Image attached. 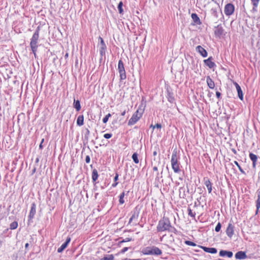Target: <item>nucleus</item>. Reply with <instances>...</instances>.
Here are the masks:
<instances>
[{
	"label": "nucleus",
	"instance_id": "nucleus-37",
	"mask_svg": "<svg viewBox=\"0 0 260 260\" xmlns=\"http://www.w3.org/2000/svg\"><path fill=\"white\" fill-rule=\"evenodd\" d=\"M187 210L188 215L194 218L196 216V213L194 212H193L190 208H188Z\"/></svg>",
	"mask_w": 260,
	"mask_h": 260
},
{
	"label": "nucleus",
	"instance_id": "nucleus-43",
	"mask_svg": "<svg viewBox=\"0 0 260 260\" xmlns=\"http://www.w3.org/2000/svg\"><path fill=\"white\" fill-rule=\"evenodd\" d=\"M260 0H251V4H259Z\"/></svg>",
	"mask_w": 260,
	"mask_h": 260
},
{
	"label": "nucleus",
	"instance_id": "nucleus-24",
	"mask_svg": "<svg viewBox=\"0 0 260 260\" xmlns=\"http://www.w3.org/2000/svg\"><path fill=\"white\" fill-rule=\"evenodd\" d=\"M84 124V116L83 115H79L77 119V124L78 126H82Z\"/></svg>",
	"mask_w": 260,
	"mask_h": 260
},
{
	"label": "nucleus",
	"instance_id": "nucleus-27",
	"mask_svg": "<svg viewBox=\"0 0 260 260\" xmlns=\"http://www.w3.org/2000/svg\"><path fill=\"white\" fill-rule=\"evenodd\" d=\"M138 214L136 212H135L132 215L131 217L130 218V219L129 220L128 224H131L133 222V220H137L138 218Z\"/></svg>",
	"mask_w": 260,
	"mask_h": 260
},
{
	"label": "nucleus",
	"instance_id": "nucleus-23",
	"mask_svg": "<svg viewBox=\"0 0 260 260\" xmlns=\"http://www.w3.org/2000/svg\"><path fill=\"white\" fill-rule=\"evenodd\" d=\"M257 199L256 201V214H257L258 213L259 209L260 208V191H257Z\"/></svg>",
	"mask_w": 260,
	"mask_h": 260
},
{
	"label": "nucleus",
	"instance_id": "nucleus-3",
	"mask_svg": "<svg viewBox=\"0 0 260 260\" xmlns=\"http://www.w3.org/2000/svg\"><path fill=\"white\" fill-rule=\"evenodd\" d=\"M40 30V27H38L32 36L30 43L31 49L35 57L36 56V52L38 48L37 44L39 38Z\"/></svg>",
	"mask_w": 260,
	"mask_h": 260
},
{
	"label": "nucleus",
	"instance_id": "nucleus-55",
	"mask_svg": "<svg viewBox=\"0 0 260 260\" xmlns=\"http://www.w3.org/2000/svg\"><path fill=\"white\" fill-rule=\"evenodd\" d=\"M125 111H124V112H123L121 113V115L124 116V115H125Z\"/></svg>",
	"mask_w": 260,
	"mask_h": 260
},
{
	"label": "nucleus",
	"instance_id": "nucleus-6",
	"mask_svg": "<svg viewBox=\"0 0 260 260\" xmlns=\"http://www.w3.org/2000/svg\"><path fill=\"white\" fill-rule=\"evenodd\" d=\"M118 71L119 74L120 80H125L126 78V72L124 67V64L121 59H120L118 63Z\"/></svg>",
	"mask_w": 260,
	"mask_h": 260
},
{
	"label": "nucleus",
	"instance_id": "nucleus-33",
	"mask_svg": "<svg viewBox=\"0 0 260 260\" xmlns=\"http://www.w3.org/2000/svg\"><path fill=\"white\" fill-rule=\"evenodd\" d=\"M122 6H123V3H122V2L121 1L119 3L118 5V9L119 13L120 14H122L123 12Z\"/></svg>",
	"mask_w": 260,
	"mask_h": 260
},
{
	"label": "nucleus",
	"instance_id": "nucleus-18",
	"mask_svg": "<svg viewBox=\"0 0 260 260\" xmlns=\"http://www.w3.org/2000/svg\"><path fill=\"white\" fill-rule=\"evenodd\" d=\"M249 157L251 161H252V167L253 168H255L256 165V161L257 160V156L256 155L252 153H249Z\"/></svg>",
	"mask_w": 260,
	"mask_h": 260
},
{
	"label": "nucleus",
	"instance_id": "nucleus-47",
	"mask_svg": "<svg viewBox=\"0 0 260 260\" xmlns=\"http://www.w3.org/2000/svg\"><path fill=\"white\" fill-rule=\"evenodd\" d=\"M153 170L154 171H156V172H157V171H158L157 167H156V166L153 167Z\"/></svg>",
	"mask_w": 260,
	"mask_h": 260
},
{
	"label": "nucleus",
	"instance_id": "nucleus-10",
	"mask_svg": "<svg viewBox=\"0 0 260 260\" xmlns=\"http://www.w3.org/2000/svg\"><path fill=\"white\" fill-rule=\"evenodd\" d=\"M36 213V205L35 203H32L31 206L30 210L29 213L28 218L29 220L34 218Z\"/></svg>",
	"mask_w": 260,
	"mask_h": 260
},
{
	"label": "nucleus",
	"instance_id": "nucleus-26",
	"mask_svg": "<svg viewBox=\"0 0 260 260\" xmlns=\"http://www.w3.org/2000/svg\"><path fill=\"white\" fill-rule=\"evenodd\" d=\"M99 177L98 171L96 169H94L92 172V179L93 182L96 181Z\"/></svg>",
	"mask_w": 260,
	"mask_h": 260
},
{
	"label": "nucleus",
	"instance_id": "nucleus-45",
	"mask_svg": "<svg viewBox=\"0 0 260 260\" xmlns=\"http://www.w3.org/2000/svg\"><path fill=\"white\" fill-rule=\"evenodd\" d=\"M216 95L218 99H220L221 96V93L219 91H216Z\"/></svg>",
	"mask_w": 260,
	"mask_h": 260
},
{
	"label": "nucleus",
	"instance_id": "nucleus-9",
	"mask_svg": "<svg viewBox=\"0 0 260 260\" xmlns=\"http://www.w3.org/2000/svg\"><path fill=\"white\" fill-rule=\"evenodd\" d=\"M225 232L227 236L231 238L234 234V226L231 223H229Z\"/></svg>",
	"mask_w": 260,
	"mask_h": 260
},
{
	"label": "nucleus",
	"instance_id": "nucleus-14",
	"mask_svg": "<svg viewBox=\"0 0 260 260\" xmlns=\"http://www.w3.org/2000/svg\"><path fill=\"white\" fill-rule=\"evenodd\" d=\"M70 241L71 238L69 237L66 239V241L63 244H62L59 248H58L57 252L59 253L61 252L67 247Z\"/></svg>",
	"mask_w": 260,
	"mask_h": 260
},
{
	"label": "nucleus",
	"instance_id": "nucleus-38",
	"mask_svg": "<svg viewBox=\"0 0 260 260\" xmlns=\"http://www.w3.org/2000/svg\"><path fill=\"white\" fill-rule=\"evenodd\" d=\"M111 116V114H110V113L108 114H107V115H106V116L103 118V122H104V123H106L108 121V119H109V117H110Z\"/></svg>",
	"mask_w": 260,
	"mask_h": 260
},
{
	"label": "nucleus",
	"instance_id": "nucleus-21",
	"mask_svg": "<svg viewBox=\"0 0 260 260\" xmlns=\"http://www.w3.org/2000/svg\"><path fill=\"white\" fill-rule=\"evenodd\" d=\"M206 82L208 87L211 89H213L215 87V83L213 80L209 76L206 78Z\"/></svg>",
	"mask_w": 260,
	"mask_h": 260
},
{
	"label": "nucleus",
	"instance_id": "nucleus-51",
	"mask_svg": "<svg viewBox=\"0 0 260 260\" xmlns=\"http://www.w3.org/2000/svg\"><path fill=\"white\" fill-rule=\"evenodd\" d=\"M28 245H29V244H28V243H26V244H25V247L26 248H27L28 247Z\"/></svg>",
	"mask_w": 260,
	"mask_h": 260
},
{
	"label": "nucleus",
	"instance_id": "nucleus-4",
	"mask_svg": "<svg viewBox=\"0 0 260 260\" xmlns=\"http://www.w3.org/2000/svg\"><path fill=\"white\" fill-rule=\"evenodd\" d=\"M142 252L144 255H160L162 254L161 250L159 248L155 246L146 247L142 250Z\"/></svg>",
	"mask_w": 260,
	"mask_h": 260
},
{
	"label": "nucleus",
	"instance_id": "nucleus-15",
	"mask_svg": "<svg viewBox=\"0 0 260 260\" xmlns=\"http://www.w3.org/2000/svg\"><path fill=\"white\" fill-rule=\"evenodd\" d=\"M212 57H210L204 60L205 64L210 69H212L215 66V63L212 61Z\"/></svg>",
	"mask_w": 260,
	"mask_h": 260
},
{
	"label": "nucleus",
	"instance_id": "nucleus-52",
	"mask_svg": "<svg viewBox=\"0 0 260 260\" xmlns=\"http://www.w3.org/2000/svg\"><path fill=\"white\" fill-rule=\"evenodd\" d=\"M153 155H156L157 154V152L156 151H154L153 153Z\"/></svg>",
	"mask_w": 260,
	"mask_h": 260
},
{
	"label": "nucleus",
	"instance_id": "nucleus-34",
	"mask_svg": "<svg viewBox=\"0 0 260 260\" xmlns=\"http://www.w3.org/2000/svg\"><path fill=\"white\" fill-rule=\"evenodd\" d=\"M131 241V238H126L125 239H123L122 240V241H119L118 243V246L120 247L121 246V244L122 243H124V242H129V241Z\"/></svg>",
	"mask_w": 260,
	"mask_h": 260
},
{
	"label": "nucleus",
	"instance_id": "nucleus-44",
	"mask_svg": "<svg viewBox=\"0 0 260 260\" xmlns=\"http://www.w3.org/2000/svg\"><path fill=\"white\" fill-rule=\"evenodd\" d=\"M128 247H124L121 250V253H124L125 252H126L128 250Z\"/></svg>",
	"mask_w": 260,
	"mask_h": 260
},
{
	"label": "nucleus",
	"instance_id": "nucleus-50",
	"mask_svg": "<svg viewBox=\"0 0 260 260\" xmlns=\"http://www.w3.org/2000/svg\"><path fill=\"white\" fill-rule=\"evenodd\" d=\"M234 164L237 166L239 164V163L237 161H234Z\"/></svg>",
	"mask_w": 260,
	"mask_h": 260
},
{
	"label": "nucleus",
	"instance_id": "nucleus-29",
	"mask_svg": "<svg viewBox=\"0 0 260 260\" xmlns=\"http://www.w3.org/2000/svg\"><path fill=\"white\" fill-rule=\"evenodd\" d=\"M114 257L113 254H109L106 256L101 258L100 260H114Z\"/></svg>",
	"mask_w": 260,
	"mask_h": 260
},
{
	"label": "nucleus",
	"instance_id": "nucleus-42",
	"mask_svg": "<svg viewBox=\"0 0 260 260\" xmlns=\"http://www.w3.org/2000/svg\"><path fill=\"white\" fill-rule=\"evenodd\" d=\"M90 158L89 155H87L85 157V161L86 163L88 164L90 162Z\"/></svg>",
	"mask_w": 260,
	"mask_h": 260
},
{
	"label": "nucleus",
	"instance_id": "nucleus-19",
	"mask_svg": "<svg viewBox=\"0 0 260 260\" xmlns=\"http://www.w3.org/2000/svg\"><path fill=\"white\" fill-rule=\"evenodd\" d=\"M204 184L208 189V192L210 193L212 190V183L209 179L204 178Z\"/></svg>",
	"mask_w": 260,
	"mask_h": 260
},
{
	"label": "nucleus",
	"instance_id": "nucleus-28",
	"mask_svg": "<svg viewBox=\"0 0 260 260\" xmlns=\"http://www.w3.org/2000/svg\"><path fill=\"white\" fill-rule=\"evenodd\" d=\"M18 222L16 221L12 222L10 225V229L11 230H15L18 227Z\"/></svg>",
	"mask_w": 260,
	"mask_h": 260
},
{
	"label": "nucleus",
	"instance_id": "nucleus-5",
	"mask_svg": "<svg viewBox=\"0 0 260 260\" xmlns=\"http://www.w3.org/2000/svg\"><path fill=\"white\" fill-rule=\"evenodd\" d=\"M143 112L144 110L139 107L128 120V124L129 125L135 124L142 117Z\"/></svg>",
	"mask_w": 260,
	"mask_h": 260
},
{
	"label": "nucleus",
	"instance_id": "nucleus-8",
	"mask_svg": "<svg viewBox=\"0 0 260 260\" xmlns=\"http://www.w3.org/2000/svg\"><path fill=\"white\" fill-rule=\"evenodd\" d=\"M99 40L100 41L101 47L100 49V53L101 55L102 56L105 54V52L106 50V45L104 41L103 38L101 37H99Z\"/></svg>",
	"mask_w": 260,
	"mask_h": 260
},
{
	"label": "nucleus",
	"instance_id": "nucleus-16",
	"mask_svg": "<svg viewBox=\"0 0 260 260\" xmlns=\"http://www.w3.org/2000/svg\"><path fill=\"white\" fill-rule=\"evenodd\" d=\"M235 257L237 259H243L247 257V255L245 252L240 251L236 253Z\"/></svg>",
	"mask_w": 260,
	"mask_h": 260
},
{
	"label": "nucleus",
	"instance_id": "nucleus-53",
	"mask_svg": "<svg viewBox=\"0 0 260 260\" xmlns=\"http://www.w3.org/2000/svg\"><path fill=\"white\" fill-rule=\"evenodd\" d=\"M237 167L238 168L239 170H240V169H241L242 168L241 167V166H240V165H238L237 166Z\"/></svg>",
	"mask_w": 260,
	"mask_h": 260
},
{
	"label": "nucleus",
	"instance_id": "nucleus-12",
	"mask_svg": "<svg viewBox=\"0 0 260 260\" xmlns=\"http://www.w3.org/2000/svg\"><path fill=\"white\" fill-rule=\"evenodd\" d=\"M197 51L204 57H206L208 55L207 51L201 46H198L196 47Z\"/></svg>",
	"mask_w": 260,
	"mask_h": 260
},
{
	"label": "nucleus",
	"instance_id": "nucleus-11",
	"mask_svg": "<svg viewBox=\"0 0 260 260\" xmlns=\"http://www.w3.org/2000/svg\"><path fill=\"white\" fill-rule=\"evenodd\" d=\"M224 29L222 27L218 25L216 27L214 30V34L216 37H220L223 34Z\"/></svg>",
	"mask_w": 260,
	"mask_h": 260
},
{
	"label": "nucleus",
	"instance_id": "nucleus-46",
	"mask_svg": "<svg viewBox=\"0 0 260 260\" xmlns=\"http://www.w3.org/2000/svg\"><path fill=\"white\" fill-rule=\"evenodd\" d=\"M44 139H43L42 140V141H41V143H40V145H39V148H40V149H42V148H43L42 144H43V143L44 142Z\"/></svg>",
	"mask_w": 260,
	"mask_h": 260
},
{
	"label": "nucleus",
	"instance_id": "nucleus-30",
	"mask_svg": "<svg viewBox=\"0 0 260 260\" xmlns=\"http://www.w3.org/2000/svg\"><path fill=\"white\" fill-rule=\"evenodd\" d=\"M119 175L118 173H116L115 176L114 177V183L112 184V186L113 187H115L117 186L118 184L117 180L118 179Z\"/></svg>",
	"mask_w": 260,
	"mask_h": 260
},
{
	"label": "nucleus",
	"instance_id": "nucleus-56",
	"mask_svg": "<svg viewBox=\"0 0 260 260\" xmlns=\"http://www.w3.org/2000/svg\"><path fill=\"white\" fill-rule=\"evenodd\" d=\"M65 57H68V53H66V54L65 55Z\"/></svg>",
	"mask_w": 260,
	"mask_h": 260
},
{
	"label": "nucleus",
	"instance_id": "nucleus-31",
	"mask_svg": "<svg viewBox=\"0 0 260 260\" xmlns=\"http://www.w3.org/2000/svg\"><path fill=\"white\" fill-rule=\"evenodd\" d=\"M124 196H125V193L124 192H122L120 196H119V203L120 204L122 205L123 204H124V200L123 199L124 197Z\"/></svg>",
	"mask_w": 260,
	"mask_h": 260
},
{
	"label": "nucleus",
	"instance_id": "nucleus-1",
	"mask_svg": "<svg viewBox=\"0 0 260 260\" xmlns=\"http://www.w3.org/2000/svg\"><path fill=\"white\" fill-rule=\"evenodd\" d=\"M180 156L176 149H174L171 156V163L172 169L175 173H180V163L179 162Z\"/></svg>",
	"mask_w": 260,
	"mask_h": 260
},
{
	"label": "nucleus",
	"instance_id": "nucleus-48",
	"mask_svg": "<svg viewBox=\"0 0 260 260\" xmlns=\"http://www.w3.org/2000/svg\"><path fill=\"white\" fill-rule=\"evenodd\" d=\"M239 171L242 173V174H245V172L244 171V170L241 168L239 170Z\"/></svg>",
	"mask_w": 260,
	"mask_h": 260
},
{
	"label": "nucleus",
	"instance_id": "nucleus-49",
	"mask_svg": "<svg viewBox=\"0 0 260 260\" xmlns=\"http://www.w3.org/2000/svg\"><path fill=\"white\" fill-rule=\"evenodd\" d=\"M123 260H141V259H129V258H126Z\"/></svg>",
	"mask_w": 260,
	"mask_h": 260
},
{
	"label": "nucleus",
	"instance_id": "nucleus-35",
	"mask_svg": "<svg viewBox=\"0 0 260 260\" xmlns=\"http://www.w3.org/2000/svg\"><path fill=\"white\" fill-rule=\"evenodd\" d=\"M252 8L251 10V12L252 13L256 12L257 11V7H258V4H252Z\"/></svg>",
	"mask_w": 260,
	"mask_h": 260
},
{
	"label": "nucleus",
	"instance_id": "nucleus-54",
	"mask_svg": "<svg viewBox=\"0 0 260 260\" xmlns=\"http://www.w3.org/2000/svg\"><path fill=\"white\" fill-rule=\"evenodd\" d=\"M237 167L238 168L239 170H240V169H241L242 168L241 167V166H240V165H238L237 166Z\"/></svg>",
	"mask_w": 260,
	"mask_h": 260
},
{
	"label": "nucleus",
	"instance_id": "nucleus-2",
	"mask_svg": "<svg viewBox=\"0 0 260 260\" xmlns=\"http://www.w3.org/2000/svg\"><path fill=\"white\" fill-rule=\"evenodd\" d=\"M172 228L169 218L164 216L159 221L156 229L158 232L170 231Z\"/></svg>",
	"mask_w": 260,
	"mask_h": 260
},
{
	"label": "nucleus",
	"instance_id": "nucleus-20",
	"mask_svg": "<svg viewBox=\"0 0 260 260\" xmlns=\"http://www.w3.org/2000/svg\"><path fill=\"white\" fill-rule=\"evenodd\" d=\"M191 17L194 23V24H201L202 22L197 14L192 13L191 15Z\"/></svg>",
	"mask_w": 260,
	"mask_h": 260
},
{
	"label": "nucleus",
	"instance_id": "nucleus-7",
	"mask_svg": "<svg viewBox=\"0 0 260 260\" xmlns=\"http://www.w3.org/2000/svg\"><path fill=\"white\" fill-rule=\"evenodd\" d=\"M235 11V6L233 4L229 3L224 7V12L226 16L232 15Z\"/></svg>",
	"mask_w": 260,
	"mask_h": 260
},
{
	"label": "nucleus",
	"instance_id": "nucleus-17",
	"mask_svg": "<svg viewBox=\"0 0 260 260\" xmlns=\"http://www.w3.org/2000/svg\"><path fill=\"white\" fill-rule=\"evenodd\" d=\"M200 247L206 252L215 254L217 253V249L215 248H208L205 246H201Z\"/></svg>",
	"mask_w": 260,
	"mask_h": 260
},
{
	"label": "nucleus",
	"instance_id": "nucleus-25",
	"mask_svg": "<svg viewBox=\"0 0 260 260\" xmlns=\"http://www.w3.org/2000/svg\"><path fill=\"white\" fill-rule=\"evenodd\" d=\"M74 107L76 109L77 111L81 110V107L80 105V102L79 100L76 101L74 100Z\"/></svg>",
	"mask_w": 260,
	"mask_h": 260
},
{
	"label": "nucleus",
	"instance_id": "nucleus-40",
	"mask_svg": "<svg viewBox=\"0 0 260 260\" xmlns=\"http://www.w3.org/2000/svg\"><path fill=\"white\" fill-rule=\"evenodd\" d=\"M221 229V224L219 222L218 223V224L216 225L215 228V231L216 232H218Z\"/></svg>",
	"mask_w": 260,
	"mask_h": 260
},
{
	"label": "nucleus",
	"instance_id": "nucleus-39",
	"mask_svg": "<svg viewBox=\"0 0 260 260\" xmlns=\"http://www.w3.org/2000/svg\"><path fill=\"white\" fill-rule=\"evenodd\" d=\"M161 125L160 124H159V123H157L155 125H153L152 124H151L150 125V127H152L153 129L156 127V128H161Z\"/></svg>",
	"mask_w": 260,
	"mask_h": 260
},
{
	"label": "nucleus",
	"instance_id": "nucleus-22",
	"mask_svg": "<svg viewBox=\"0 0 260 260\" xmlns=\"http://www.w3.org/2000/svg\"><path fill=\"white\" fill-rule=\"evenodd\" d=\"M219 254L220 256H227L229 258L232 257L233 254L232 252L225 250H220Z\"/></svg>",
	"mask_w": 260,
	"mask_h": 260
},
{
	"label": "nucleus",
	"instance_id": "nucleus-13",
	"mask_svg": "<svg viewBox=\"0 0 260 260\" xmlns=\"http://www.w3.org/2000/svg\"><path fill=\"white\" fill-rule=\"evenodd\" d=\"M234 84L235 85L237 90L239 99L242 101L243 100V94L240 85L236 82H234Z\"/></svg>",
	"mask_w": 260,
	"mask_h": 260
},
{
	"label": "nucleus",
	"instance_id": "nucleus-36",
	"mask_svg": "<svg viewBox=\"0 0 260 260\" xmlns=\"http://www.w3.org/2000/svg\"><path fill=\"white\" fill-rule=\"evenodd\" d=\"M184 243L186 245H189V246H196V244L195 243H194L192 241H188V240L185 241Z\"/></svg>",
	"mask_w": 260,
	"mask_h": 260
},
{
	"label": "nucleus",
	"instance_id": "nucleus-41",
	"mask_svg": "<svg viewBox=\"0 0 260 260\" xmlns=\"http://www.w3.org/2000/svg\"><path fill=\"white\" fill-rule=\"evenodd\" d=\"M112 135L111 134H105L104 135V137L106 139H110L112 137Z\"/></svg>",
	"mask_w": 260,
	"mask_h": 260
},
{
	"label": "nucleus",
	"instance_id": "nucleus-32",
	"mask_svg": "<svg viewBox=\"0 0 260 260\" xmlns=\"http://www.w3.org/2000/svg\"><path fill=\"white\" fill-rule=\"evenodd\" d=\"M132 158L133 161L136 164H138L139 162V160L138 157V154L137 153H134L132 155Z\"/></svg>",
	"mask_w": 260,
	"mask_h": 260
}]
</instances>
